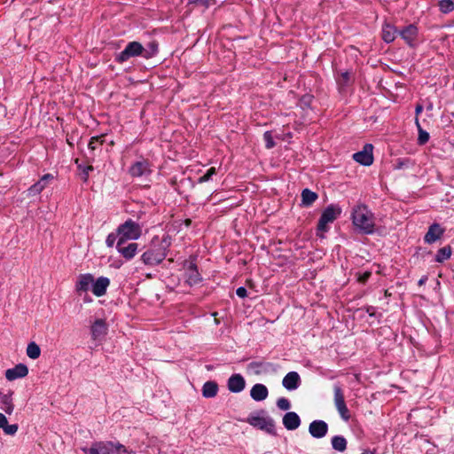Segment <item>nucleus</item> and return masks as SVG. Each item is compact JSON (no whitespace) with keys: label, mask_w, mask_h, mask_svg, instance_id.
<instances>
[{"label":"nucleus","mask_w":454,"mask_h":454,"mask_svg":"<svg viewBox=\"0 0 454 454\" xmlns=\"http://www.w3.org/2000/svg\"><path fill=\"white\" fill-rule=\"evenodd\" d=\"M352 223L362 234H372L375 231L374 214L364 204H358L353 207L351 213Z\"/></svg>","instance_id":"obj_1"},{"label":"nucleus","mask_w":454,"mask_h":454,"mask_svg":"<svg viewBox=\"0 0 454 454\" xmlns=\"http://www.w3.org/2000/svg\"><path fill=\"white\" fill-rule=\"evenodd\" d=\"M153 240V247L147 249L142 255L141 260L145 265L155 266L163 262L168 254V247H170V238L164 237L158 245L154 244Z\"/></svg>","instance_id":"obj_2"},{"label":"nucleus","mask_w":454,"mask_h":454,"mask_svg":"<svg viewBox=\"0 0 454 454\" xmlns=\"http://www.w3.org/2000/svg\"><path fill=\"white\" fill-rule=\"evenodd\" d=\"M85 454H134L120 442H95L90 447L82 448Z\"/></svg>","instance_id":"obj_3"},{"label":"nucleus","mask_w":454,"mask_h":454,"mask_svg":"<svg viewBox=\"0 0 454 454\" xmlns=\"http://www.w3.org/2000/svg\"><path fill=\"white\" fill-rule=\"evenodd\" d=\"M141 234V226L130 219L127 220L124 223L118 227L119 239L126 241L130 239H137Z\"/></svg>","instance_id":"obj_4"},{"label":"nucleus","mask_w":454,"mask_h":454,"mask_svg":"<svg viewBox=\"0 0 454 454\" xmlns=\"http://www.w3.org/2000/svg\"><path fill=\"white\" fill-rule=\"evenodd\" d=\"M145 47L138 42H130L127 44L122 51L115 57V60L119 63H123L130 58L142 56L144 57Z\"/></svg>","instance_id":"obj_5"},{"label":"nucleus","mask_w":454,"mask_h":454,"mask_svg":"<svg viewBox=\"0 0 454 454\" xmlns=\"http://www.w3.org/2000/svg\"><path fill=\"white\" fill-rule=\"evenodd\" d=\"M247 421L254 427L263 430L270 434H276L274 420L270 417L252 414L247 419Z\"/></svg>","instance_id":"obj_6"},{"label":"nucleus","mask_w":454,"mask_h":454,"mask_svg":"<svg viewBox=\"0 0 454 454\" xmlns=\"http://www.w3.org/2000/svg\"><path fill=\"white\" fill-rule=\"evenodd\" d=\"M341 210L340 207L330 205L328 206L322 213L318 223H317V231H326L327 224L329 223H333L338 215H340Z\"/></svg>","instance_id":"obj_7"},{"label":"nucleus","mask_w":454,"mask_h":454,"mask_svg":"<svg viewBox=\"0 0 454 454\" xmlns=\"http://www.w3.org/2000/svg\"><path fill=\"white\" fill-rule=\"evenodd\" d=\"M333 394L334 405L340 416L345 421L349 420L350 413L345 403L343 391L339 385L333 386Z\"/></svg>","instance_id":"obj_8"},{"label":"nucleus","mask_w":454,"mask_h":454,"mask_svg":"<svg viewBox=\"0 0 454 454\" xmlns=\"http://www.w3.org/2000/svg\"><path fill=\"white\" fill-rule=\"evenodd\" d=\"M373 145L372 144L364 145L362 151L353 154V159L363 166H370L373 162Z\"/></svg>","instance_id":"obj_9"},{"label":"nucleus","mask_w":454,"mask_h":454,"mask_svg":"<svg viewBox=\"0 0 454 454\" xmlns=\"http://www.w3.org/2000/svg\"><path fill=\"white\" fill-rule=\"evenodd\" d=\"M13 395L14 392L11 389L6 392L0 390V410L8 415L12 414L14 411Z\"/></svg>","instance_id":"obj_10"},{"label":"nucleus","mask_w":454,"mask_h":454,"mask_svg":"<svg viewBox=\"0 0 454 454\" xmlns=\"http://www.w3.org/2000/svg\"><path fill=\"white\" fill-rule=\"evenodd\" d=\"M152 172L150 168V163L147 160H141L134 162L129 169V173L133 177H141L143 176H147Z\"/></svg>","instance_id":"obj_11"},{"label":"nucleus","mask_w":454,"mask_h":454,"mask_svg":"<svg viewBox=\"0 0 454 454\" xmlns=\"http://www.w3.org/2000/svg\"><path fill=\"white\" fill-rule=\"evenodd\" d=\"M185 281L189 286H194L201 281L200 274L199 273L197 266L190 262L184 265Z\"/></svg>","instance_id":"obj_12"},{"label":"nucleus","mask_w":454,"mask_h":454,"mask_svg":"<svg viewBox=\"0 0 454 454\" xmlns=\"http://www.w3.org/2000/svg\"><path fill=\"white\" fill-rule=\"evenodd\" d=\"M126 240L118 239L116 248L118 252L127 260L132 259L137 252L138 245L137 243H129L125 246Z\"/></svg>","instance_id":"obj_13"},{"label":"nucleus","mask_w":454,"mask_h":454,"mask_svg":"<svg viewBox=\"0 0 454 454\" xmlns=\"http://www.w3.org/2000/svg\"><path fill=\"white\" fill-rule=\"evenodd\" d=\"M27 374H28V368L24 364H18L14 367L7 369L4 373L5 378L9 381H12L17 379L24 378Z\"/></svg>","instance_id":"obj_14"},{"label":"nucleus","mask_w":454,"mask_h":454,"mask_svg":"<svg viewBox=\"0 0 454 454\" xmlns=\"http://www.w3.org/2000/svg\"><path fill=\"white\" fill-rule=\"evenodd\" d=\"M309 432L314 438H323L328 432V425L324 420H314L309 426Z\"/></svg>","instance_id":"obj_15"},{"label":"nucleus","mask_w":454,"mask_h":454,"mask_svg":"<svg viewBox=\"0 0 454 454\" xmlns=\"http://www.w3.org/2000/svg\"><path fill=\"white\" fill-rule=\"evenodd\" d=\"M247 369L255 375H261L274 371V364L268 362L254 361L247 365Z\"/></svg>","instance_id":"obj_16"},{"label":"nucleus","mask_w":454,"mask_h":454,"mask_svg":"<svg viewBox=\"0 0 454 454\" xmlns=\"http://www.w3.org/2000/svg\"><path fill=\"white\" fill-rule=\"evenodd\" d=\"M444 229L439 223H433L429 226L427 232L424 237V241L427 244H433L442 238Z\"/></svg>","instance_id":"obj_17"},{"label":"nucleus","mask_w":454,"mask_h":454,"mask_svg":"<svg viewBox=\"0 0 454 454\" xmlns=\"http://www.w3.org/2000/svg\"><path fill=\"white\" fill-rule=\"evenodd\" d=\"M399 35L401 38L409 45L413 46L414 42L417 39L418 36V27L415 25H409L405 27H403L400 32Z\"/></svg>","instance_id":"obj_18"},{"label":"nucleus","mask_w":454,"mask_h":454,"mask_svg":"<svg viewBox=\"0 0 454 454\" xmlns=\"http://www.w3.org/2000/svg\"><path fill=\"white\" fill-rule=\"evenodd\" d=\"M53 179V176L51 174L43 175L41 179L27 189L28 196H35L38 195L49 184L50 181Z\"/></svg>","instance_id":"obj_19"},{"label":"nucleus","mask_w":454,"mask_h":454,"mask_svg":"<svg viewBox=\"0 0 454 454\" xmlns=\"http://www.w3.org/2000/svg\"><path fill=\"white\" fill-rule=\"evenodd\" d=\"M245 379L239 373L231 375L227 382L228 389L232 393L241 392L245 388Z\"/></svg>","instance_id":"obj_20"},{"label":"nucleus","mask_w":454,"mask_h":454,"mask_svg":"<svg viewBox=\"0 0 454 454\" xmlns=\"http://www.w3.org/2000/svg\"><path fill=\"white\" fill-rule=\"evenodd\" d=\"M110 285V279L106 277H99L92 283V293L97 297H101L106 293V289Z\"/></svg>","instance_id":"obj_21"},{"label":"nucleus","mask_w":454,"mask_h":454,"mask_svg":"<svg viewBox=\"0 0 454 454\" xmlns=\"http://www.w3.org/2000/svg\"><path fill=\"white\" fill-rule=\"evenodd\" d=\"M300 383L301 379L296 372H288L282 380L283 387L289 391L298 388Z\"/></svg>","instance_id":"obj_22"},{"label":"nucleus","mask_w":454,"mask_h":454,"mask_svg":"<svg viewBox=\"0 0 454 454\" xmlns=\"http://www.w3.org/2000/svg\"><path fill=\"white\" fill-rule=\"evenodd\" d=\"M283 425L287 430H295L301 425V419L294 411H288L283 417Z\"/></svg>","instance_id":"obj_23"},{"label":"nucleus","mask_w":454,"mask_h":454,"mask_svg":"<svg viewBox=\"0 0 454 454\" xmlns=\"http://www.w3.org/2000/svg\"><path fill=\"white\" fill-rule=\"evenodd\" d=\"M92 283L93 276L91 274H81L75 284V290L78 293L87 292L90 286L92 287Z\"/></svg>","instance_id":"obj_24"},{"label":"nucleus","mask_w":454,"mask_h":454,"mask_svg":"<svg viewBox=\"0 0 454 454\" xmlns=\"http://www.w3.org/2000/svg\"><path fill=\"white\" fill-rule=\"evenodd\" d=\"M108 326L104 319H97L91 326V335L94 340L99 339L107 333Z\"/></svg>","instance_id":"obj_25"},{"label":"nucleus","mask_w":454,"mask_h":454,"mask_svg":"<svg viewBox=\"0 0 454 454\" xmlns=\"http://www.w3.org/2000/svg\"><path fill=\"white\" fill-rule=\"evenodd\" d=\"M269 395L268 388L263 384L257 383L250 390L251 397L257 402L263 401Z\"/></svg>","instance_id":"obj_26"},{"label":"nucleus","mask_w":454,"mask_h":454,"mask_svg":"<svg viewBox=\"0 0 454 454\" xmlns=\"http://www.w3.org/2000/svg\"><path fill=\"white\" fill-rule=\"evenodd\" d=\"M0 428L3 429L4 433L7 435H14L18 431L17 424H8L6 416L0 412Z\"/></svg>","instance_id":"obj_27"},{"label":"nucleus","mask_w":454,"mask_h":454,"mask_svg":"<svg viewBox=\"0 0 454 454\" xmlns=\"http://www.w3.org/2000/svg\"><path fill=\"white\" fill-rule=\"evenodd\" d=\"M218 385L215 381H207L202 387V395L205 398H213L217 395Z\"/></svg>","instance_id":"obj_28"},{"label":"nucleus","mask_w":454,"mask_h":454,"mask_svg":"<svg viewBox=\"0 0 454 454\" xmlns=\"http://www.w3.org/2000/svg\"><path fill=\"white\" fill-rule=\"evenodd\" d=\"M318 198V195L311 190L306 188L301 192V205L304 207L311 206Z\"/></svg>","instance_id":"obj_29"},{"label":"nucleus","mask_w":454,"mask_h":454,"mask_svg":"<svg viewBox=\"0 0 454 454\" xmlns=\"http://www.w3.org/2000/svg\"><path fill=\"white\" fill-rule=\"evenodd\" d=\"M396 33V28L392 25L385 24L382 27V38L387 43H392L395 39Z\"/></svg>","instance_id":"obj_30"},{"label":"nucleus","mask_w":454,"mask_h":454,"mask_svg":"<svg viewBox=\"0 0 454 454\" xmlns=\"http://www.w3.org/2000/svg\"><path fill=\"white\" fill-rule=\"evenodd\" d=\"M451 254L452 249L450 246L443 247L437 251L434 260L437 262H443L451 256Z\"/></svg>","instance_id":"obj_31"},{"label":"nucleus","mask_w":454,"mask_h":454,"mask_svg":"<svg viewBox=\"0 0 454 454\" xmlns=\"http://www.w3.org/2000/svg\"><path fill=\"white\" fill-rule=\"evenodd\" d=\"M332 447L335 450L343 452L347 448V441L343 436L335 435L332 438Z\"/></svg>","instance_id":"obj_32"},{"label":"nucleus","mask_w":454,"mask_h":454,"mask_svg":"<svg viewBox=\"0 0 454 454\" xmlns=\"http://www.w3.org/2000/svg\"><path fill=\"white\" fill-rule=\"evenodd\" d=\"M27 356L31 359H37L41 355L40 347L34 341L27 344Z\"/></svg>","instance_id":"obj_33"},{"label":"nucleus","mask_w":454,"mask_h":454,"mask_svg":"<svg viewBox=\"0 0 454 454\" xmlns=\"http://www.w3.org/2000/svg\"><path fill=\"white\" fill-rule=\"evenodd\" d=\"M145 50L144 58L150 59L158 51V43L155 42H151L147 44L146 47H145Z\"/></svg>","instance_id":"obj_34"},{"label":"nucleus","mask_w":454,"mask_h":454,"mask_svg":"<svg viewBox=\"0 0 454 454\" xmlns=\"http://www.w3.org/2000/svg\"><path fill=\"white\" fill-rule=\"evenodd\" d=\"M439 8L442 12L448 13L454 10V4L451 0H441L439 2Z\"/></svg>","instance_id":"obj_35"},{"label":"nucleus","mask_w":454,"mask_h":454,"mask_svg":"<svg viewBox=\"0 0 454 454\" xmlns=\"http://www.w3.org/2000/svg\"><path fill=\"white\" fill-rule=\"evenodd\" d=\"M78 168L81 170V178L84 183H87L89 180L90 172L93 170V167L91 165L82 166L78 165Z\"/></svg>","instance_id":"obj_36"},{"label":"nucleus","mask_w":454,"mask_h":454,"mask_svg":"<svg viewBox=\"0 0 454 454\" xmlns=\"http://www.w3.org/2000/svg\"><path fill=\"white\" fill-rule=\"evenodd\" d=\"M350 82V74L348 72L341 73L337 78V82L340 88H344Z\"/></svg>","instance_id":"obj_37"},{"label":"nucleus","mask_w":454,"mask_h":454,"mask_svg":"<svg viewBox=\"0 0 454 454\" xmlns=\"http://www.w3.org/2000/svg\"><path fill=\"white\" fill-rule=\"evenodd\" d=\"M263 139H264L265 146H266L267 149H270V148H273L275 146V142L273 140V137H272L270 131H266L263 134Z\"/></svg>","instance_id":"obj_38"},{"label":"nucleus","mask_w":454,"mask_h":454,"mask_svg":"<svg viewBox=\"0 0 454 454\" xmlns=\"http://www.w3.org/2000/svg\"><path fill=\"white\" fill-rule=\"evenodd\" d=\"M277 406L282 411H288L291 407L290 402L286 397L278 398L277 401Z\"/></svg>","instance_id":"obj_39"},{"label":"nucleus","mask_w":454,"mask_h":454,"mask_svg":"<svg viewBox=\"0 0 454 454\" xmlns=\"http://www.w3.org/2000/svg\"><path fill=\"white\" fill-rule=\"evenodd\" d=\"M216 173L215 168L212 167L207 170V172L199 178V183H205L210 180L212 176Z\"/></svg>","instance_id":"obj_40"},{"label":"nucleus","mask_w":454,"mask_h":454,"mask_svg":"<svg viewBox=\"0 0 454 454\" xmlns=\"http://www.w3.org/2000/svg\"><path fill=\"white\" fill-rule=\"evenodd\" d=\"M102 143H103V139L101 137H93L90 138V141L88 146L91 151H94V150L98 149V145H102Z\"/></svg>","instance_id":"obj_41"},{"label":"nucleus","mask_w":454,"mask_h":454,"mask_svg":"<svg viewBox=\"0 0 454 454\" xmlns=\"http://www.w3.org/2000/svg\"><path fill=\"white\" fill-rule=\"evenodd\" d=\"M428 139H429V134L427 131L419 129V137H418L419 144L424 145L428 141Z\"/></svg>","instance_id":"obj_42"},{"label":"nucleus","mask_w":454,"mask_h":454,"mask_svg":"<svg viewBox=\"0 0 454 454\" xmlns=\"http://www.w3.org/2000/svg\"><path fill=\"white\" fill-rule=\"evenodd\" d=\"M372 273L371 271H365L362 274L358 273L357 274V280L360 282V283H365L369 278L371 277Z\"/></svg>","instance_id":"obj_43"},{"label":"nucleus","mask_w":454,"mask_h":454,"mask_svg":"<svg viewBox=\"0 0 454 454\" xmlns=\"http://www.w3.org/2000/svg\"><path fill=\"white\" fill-rule=\"evenodd\" d=\"M189 3L197 6H203L206 8L209 6L208 0H189Z\"/></svg>","instance_id":"obj_44"},{"label":"nucleus","mask_w":454,"mask_h":454,"mask_svg":"<svg viewBox=\"0 0 454 454\" xmlns=\"http://www.w3.org/2000/svg\"><path fill=\"white\" fill-rule=\"evenodd\" d=\"M236 294L240 298H245L247 296V291L245 287L240 286L236 290Z\"/></svg>","instance_id":"obj_45"},{"label":"nucleus","mask_w":454,"mask_h":454,"mask_svg":"<svg viewBox=\"0 0 454 454\" xmlns=\"http://www.w3.org/2000/svg\"><path fill=\"white\" fill-rule=\"evenodd\" d=\"M114 240H115V237L113 234H110L107 236L106 242L108 247H113Z\"/></svg>","instance_id":"obj_46"},{"label":"nucleus","mask_w":454,"mask_h":454,"mask_svg":"<svg viewBox=\"0 0 454 454\" xmlns=\"http://www.w3.org/2000/svg\"><path fill=\"white\" fill-rule=\"evenodd\" d=\"M423 107L421 106H417L416 107V114H419L422 112Z\"/></svg>","instance_id":"obj_47"},{"label":"nucleus","mask_w":454,"mask_h":454,"mask_svg":"<svg viewBox=\"0 0 454 454\" xmlns=\"http://www.w3.org/2000/svg\"><path fill=\"white\" fill-rule=\"evenodd\" d=\"M426 280H427L426 278H420L419 281V285H420V286L423 285L426 282Z\"/></svg>","instance_id":"obj_48"},{"label":"nucleus","mask_w":454,"mask_h":454,"mask_svg":"<svg viewBox=\"0 0 454 454\" xmlns=\"http://www.w3.org/2000/svg\"><path fill=\"white\" fill-rule=\"evenodd\" d=\"M184 223H185L186 226H189L192 223V220L191 219H186Z\"/></svg>","instance_id":"obj_49"},{"label":"nucleus","mask_w":454,"mask_h":454,"mask_svg":"<svg viewBox=\"0 0 454 454\" xmlns=\"http://www.w3.org/2000/svg\"><path fill=\"white\" fill-rule=\"evenodd\" d=\"M402 166H403V163H401V162H400V163L398 164V166H397V168H402Z\"/></svg>","instance_id":"obj_50"}]
</instances>
